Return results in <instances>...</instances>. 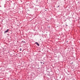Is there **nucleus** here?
I'll use <instances>...</instances> for the list:
<instances>
[{
    "mask_svg": "<svg viewBox=\"0 0 80 80\" xmlns=\"http://www.w3.org/2000/svg\"><path fill=\"white\" fill-rule=\"evenodd\" d=\"M22 48H20V51H22Z\"/></svg>",
    "mask_w": 80,
    "mask_h": 80,
    "instance_id": "3",
    "label": "nucleus"
},
{
    "mask_svg": "<svg viewBox=\"0 0 80 80\" xmlns=\"http://www.w3.org/2000/svg\"><path fill=\"white\" fill-rule=\"evenodd\" d=\"M41 64H42V63L43 62H41Z\"/></svg>",
    "mask_w": 80,
    "mask_h": 80,
    "instance_id": "4",
    "label": "nucleus"
},
{
    "mask_svg": "<svg viewBox=\"0 0 80 80\" xmlns=\"http://www.w3.org/2000/svg\"><path fill=\"white\" fill-rule=\"evenodd\" d=\"M9 32V29H8L7 30L4 31V33H7V32Z\"/></svg>",
    "mask_w": 80,
    "mask_h": 80,
    "instance_id": "1",
    "label": "nucleus"
},
{
    "mask_svg": "<svg viewBox=\"0 0 80 80\" xmlns=\"http://www.w3.org/2000/svg\"><path fill=\"white\" fill-rule=\"evenodd\" d=\"M36 44L37 45H38V46H39V44L37 42H35Z\"/></svg>",
    "mask_w": 80,
    "mask_h": 80,
    "instance_id": "2",
    "label": "nucleus"
}]
</instances>
